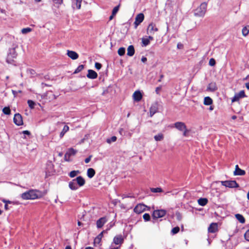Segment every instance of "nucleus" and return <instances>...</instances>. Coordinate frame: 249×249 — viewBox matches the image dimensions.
Listing matches in <instances>:
<instances>
[{
    "mask_svg": "<svg viewBox=\"0 0 249 249\" xmlns=\"http://www.w3.org/2000/svg\"><path fill=\"white\" fill-rule=\"evenodd\" d=\"M40 196L41 193L39 191L33 190L22 193L21 195L22 198L25 200L35 199Z\"/></svg>",
    "mask_w": 249,
    "mask_h": 249,
    "instance_id": "obj_1",
    "label": "nucleus"
},
{
    "mask_svg": "<svg viewBox=\"0 0 249 249\" xmlns=\"http://www.w3.org/2000/svg\"><path fill=\"white\" fill-rule=\"evenodd\" d=\"M18 47L17 45H14L11 48H10L7 54L6 61L8 63H11L13 59L16 58L17 53L16 49Z\"/></svg>",
    "mask_w": 249,
    "mask_h": 249,
    "instance_id": "obj_2",
    "label": "nucleus"
},
{
    "mask_svg": "<svg viewBox=\"0 0 249 249\" xmlns=\"http://www.w3.org/2000/svg\"><path fill=\"white\" fill-rule=\"evenodd\" d=\"M207 3H202L200 6L195 10V15L197 17H203L206 12Z\"/></svg>",
    "mask_w": 249,
    "mask_h": 249,
    "instance_id": "obj_3",
    "label": "nucleus"
},
{
    "mask_svg": "<svg viewBox=\"0 0 249 249\" xmlns=\"http://www.w3.org/2000/svg\"><path fill=\"white\" fill-rule=\"evenodd\" d=\"M174 127L178 130L182 132L184 136L187 135L189 130L187 129L185 123L181 122H176L174 124Z\"/></svg>",
    "mask_w": 249,
    "mask_h": 249,
    "instance_id": "obj_4",
    "label": "nucleus"
},
{
    "mask_svg": "<svg viewBox=\"0 0 249 249\" xmlns=\"http://www.w3.org/2000/svg\"><path fill=\"white\" fill-rule=\"evenodd\" d=\"M221 183L226 187L236 188L238 187V184L234 180L221 181Z\"/></svg>",
    "mask_w": 249,
    "mask_h": 249,
    "instance_id": "obj_5",
    "label": "nucleus"
},
{
    "mask_svg": "<svg viewBox=\"0 0 249 249\" xmlns=\"http://www.w3.org/2000/svg\"><path fill=\"white\" fill-rule=\"evenodd\" d=\"M166 212L164 210H158L153 212L152 216L154 218L158 219L163 217L166 214Z\"/></svg>",
    "mask_w": 249,
    "mask_h": 249,
    "instance_id": "obj_6",
    "label": "nucleus"
},
{
    "mask_svg": "<svg viewBox=\"0 0 249 249\" xmlns=\"http://www.w3.org/2000/svg\"><path fill=\"white\" fill-rule=\"evenodd\" d=\"M147 206L143 204H138L134 209V211L137 213H141L146 210Z\"/></svg>",
    "mask_w": 249,
    "mask_h": 249,
    "instance_id": "obj_7",
    "label": "nucleus"
},
{
    "mask_svg": "<svg viewBox=\"0 0 249 249\" xmlns=\"http://www.w3.org/2000/svg\"><path fill=\"white\" fill-rule=\"evenodd\" d=\"M144 18V16L142 13H140L136 16L135 18V21L134 22L135 29H136L138 26L143 21Z\"/></svg>",
    "mask_w": 249,
    "mask_h": 249,
    "instance_id": "obj_8",
    "label": "nucleus"
},
{
    "mask_svg": "<svg viewBox=\"0 0 249 249\" xmlns=\"http://www.w3.org/2000/svg\"><path fill=\"white\" fill-rule=\"evenodd\" d=\"M246 96L245 92L244 90H241L239 92L236 93L234 94V96L231 99V102H235L239 100L240 99Z\"/></svg>",
    "mask_w": 249,
    "mask_h": 249,
    "instance_id": "obj_9",
    "label": "nucleus"
},
{
    "mask_svg": "<svg viewBox=\"0 0 249 249\" xmlns=\"http://www.w3.org/2000/svg\"><path fill=\"white\" fill-rule=\"evenodd\" d=\"M13 120L14 123L18 126L23 124L22 117L19 113H17L15 115Z\"/></svg>",
    "mask_w": 249,
    "mask_h": 249,
    "instance_id": "obj_10",
    "label": "nucleus"
},
{
    "mask_svg": "<svg viewBox=\"0 0 249 249\" xmlns=\"http://www.w3.org/2000/svg\"><path fill=\"white\" fill-rule=\"evenodd\" d=\"M158 31V29L156 27V24L153 23H150L147 27V32L148 34H153L155 32Z\"/></svg>",
    "mask_w": 249,
    "mask_h": 249,
    "instance_id": "obj_11",
    "label": "nucleus"
},
{
    "mask_svg": "<svg viewBox=\"0 0 249 249\" xmlns=\"http://www.w3.org/2000/svg\"><path fill=\"white\" fill-rule=\"evenodd\" d=\"M124 242V238L122 235H117L114 237L113 243L116 245H120Z\"/></svg>",
    "mask_w": 249,
    "mask_h": 249,
    "instance_id": "obj_12",
    "label": "nucleus"
},
{
    "mask_svg": "<svg viewBox=\"0 0 249 249\" xmlns=\"http://www.w3.org/2000/svg\"><path fill=\"white\" fill-rule=\"evenodd\" d=\"M78 185V187H82L85 184V179L81 176H78L76 178L73 179Z\"/></svg>",
    "mask_w": 249,
    "mask_h": 249,
    "instance_id": "obj_13",
    "label": "nucleus"
},
{
    "mask_svg": "<svg viewBox=\"0 0 249 249\" xmlns=\"http://www.w3.org/2000/svg\"><path fill=\"white\" fill-rule=\"evenodd\" d=\"M67 54L72 60L77 59L79 57L78 54L76 52L73 51L68 50L67 52Z\"/></svg>",
    "mask_w": 249,
    "mask_h": 249,
    "instance_id": "obj_14",
    "label": "nucleus"
},
{
    "mask_svg": "<svg viewBox=\"0 0 249 249\" xmlns=\"http://www.w3.org/2000/svg\"><path fill=\"white\" fill-rule=\"evenodd\" d=\"M107 220L106 217H103L100 218L97 221L96 225L98 228H102L103 225L107 222Z\"/></svg>",
    "mask_w": 249,
    "mask_h": 249,
    "instance_id": "obj_15",
    "label": "nucleus"
},
{
    "mask_svg": "<svg viewBox=\"0 0 249 249\" xmlns=\"http://www.w3.org/2000/svg\"><path fill=\"white\" fill-rule=\"evenodd\" d=\"M133 99L137 101H140L142 98V94L140 91H136L133 94Z\"/></svg>",
    "mask_w": 249,
    "mask_h": 249,
    "instance_id": "obj_16",
    "label": "nucleus"
},
{
    "mask_svg": "<svg viewBox=\"0 0 249 249\" xmlns=\"http://www.w3.org/2000/svg\"><path fill=\"white\" fill-rule=\"evenodd\" d=\"M82 0H72V7L73 9H79L81 8Z\"/></svg>",
    "mask_w": 249,
    "mask_h": 249,
    "instance_id": "obj_17",
    "label": "nucleus"
},
{
    "mask_svg": "<svg viewBox=\"0 0 249 249\" xmlns=\"http://www.w3.org/2000/svg\"><path fill=\"white\" fill-rule=\"evenodd\" d=\"M217 89L216 83L215 82H212L208 85L207 88V90L213 92L216 90Z\"/></svg>",
    "mask_w": 249,
    "mask_h": 249,
    "instance_id": "obj_18",
    "label": "nucleus"
},
{
    "mask_svg": "<svg viewBox=\"0 0 249 249\" xmlns=\"http://www.w3.org/2000/svg\"><path fill=\"white\" fill-rule=\"evenodd\" d=\"M69 187L71 190H77L78 189V185L74 179L69 183Z\"/></svg>",
    "mask_w": 249,
    "mask_h": 249,
    "instance_id": "obj_19",
    "label": "nucleus"
},
{
    "mask_svg": "<svg viewBox=\"0 0 249 249\" xmlns=\"http://www.w3.org/2000/svg\"><path fill=\"white\" fill-rule=\"evenodd\" d=\"M87 77L90 79H95L97 77V73L93 70H89L88 71Z\"/></svg>",
    "mask_w": 249,
    "mask_h": 249,
    "instance_id": "obj_20",
    "label": "nucleus"
},
{
    "mask_svg": "<svg viewBox=\"0 0 249 249\" xmlns=\"http://www.w3.org/2000/svg\"><path fill=\"white\" fill-rule=\"evenodd\" d=\"M217 229V225L216 223H212L209 228L208 231L209 232L214 233L215 232Z\"/></svg>",
    "mask_w": 249,
    "mask_h": 249,
    "instance_id": "obj_21",
    "label": "nucleus"
},
{
    "mask_svg": "<svg viewBox=\"0 0 249 249\" xmlns=\"http://www.w3.org/2000/svg\"><path fill=\"white\" fill-rule=\"evenodd\" d=\"M135 49L133 45H130L128 47L127 49V55L129 56H132L134 54Z\"/></svg>",
    "mask_w": 249,
    "mask_h": 249,
    "instance_id": "obj_22",
    "label": "nucleus"
},
{
    "mask_svg": "<svg viewBox=\"0 0 249 249\" xmlns=\"http://www.w3.org/2000/svg\"><path fill=\"white\" fill-rule=\"evenodd\" d=\"M158 110V107L156 104L151 106L150 108V116H152Z\"/></svg>",
    "mask_w": 249,
    "mask_h": 249,
    "instance_id": "obj_23",
    "label": "nucleus"
},
{
    "mask_svg": "<svg viewBox=\"0 0 249 249\" xmlns=\"http://www.w3.org/2000/svg\"><path fill=\"white\" fill-rule=\"evenodd\" d=\"M235 217L240 223L242 224L245 223V219L242 214L239 213L236 214Z\"/></svg>",
    "mask_w": 249,
    "mask_h": 249,
    "instance_id": "obj_24",
    "label": "nucleus"
},
{
    "mask_svg": "<svg viewBox=\"0 0 249 249\" xmlns=\"http://www.w3.org/2000/svg\"><path fill=\"white\" fill-rule=\"evenodd\" d=\"M154 140L157 141H161L164 139V135L161 133H159L157 135H155L154 137Z\"/></svg>",
    "mask_w": 249,
    "mask_h": 249,
    "instance_id": "obj_25",
    "label": "nucleus"
},
{
    "mask_svg": "<svg viewBox=\"0 0 249 249\" xmlns=\"http://www.w3.org/2000/svg\"><path fill=\"white\" fill-rule=\"evenodd\" d=\"M95 174V170L93 168H89L87 170V176L88 177L91 178H93Z\"/></svg>",
    "mask_w": 249,
    "mask_h": 249,
    "instance_id": "obj_26",
    "label": "nucleus"
},
{
    "mask_svg": "<svg viewBox=\"0 0 249 249\" xmlns=\"http://www.w3.org/2000/svg\"><path fill=\"white\" fill-rule=\"evenodd\" d=\"M197 202L199 205L204 206L207 204L208 200L206 198H201L198 199Z\"/></svg>",
    "mask_w": 249,
    "mask_h": 249,
    "instance_id": "obj_27",
    "label": "nucleus"
},
{
    "mask_svg": "<svg viewBox=\"0 0 249 249\" xmlns=\"http://www.w3.org/2000/svg\"><path fill=\"white\" fill-rule=\"evenodd\" d=\"M105 232V231H103L101 232L94 239V244H99L103 236V233Z\"/></svg>",
    "mask_w": 249,
    "mask_h": 249,
    "instance_id": "obj_28",
    "label": "nucleus"
},
{
    "mask_svg": "<svg viewBox=\"0 0 249 249\" xmlns=\"http://www.w3.org/2000/svg\"><path fill=\"white\" fill-rule=\"evenodd\" d=\"M76 153H77V150H76L72 148H70L68 149V150L66 153L67 154L66 157L68 156H74Z\"/></svg>",
    "mask_w": 249,
    "mask_h": 249,
    "instance_id": "obj_29",
    "label": "nucleus"
},
{
    "mask_svg": "<svg viewBox=\"0 0 249 249\" xmlns=\"http://www.w3.org/2000/svg\"><path fill=\"white\" fill-rule=\"evenodd\" d=\"M213 103V100L210 97H205L204 99V104L206 106L211 105Z\"/></svg>",
    "mask_w": 249,
    "mask_h": 249,
    "instance_id": "obj_30",
    "label": "nucleus"
},
{
    "mask_svg": "<svg viewBox=\"0 0 249 249\" xmlns=\"http://www.w3.org/2000/svg\"><path fill=\"white\" fill-rule=\"evenodd\" d=\"M242 35L244 36H246L249 33V26H245L242 30Z\"/></svg>",
    "mask_w": 249,
    "mask_h": 249,
    "instance_id": "obj_31",
    "label": "nucleus"
},
{
    "mask_svg": "<svg viewBox=\"0 0 249 249\" xmlns=\"http://www.w3.org/2000/svg\"><path fill=\"white\" fill-rule=\"evenodd\" d=\"M69 127L68 125H65L60 134V137L62 138L65 134L69 131Z\"/></svg>",
    "mask_w": 249,
    "mask_h": 249,
    "instance_id": "obj_32",
    "label": "nucleus"
},
{
    "mask_svg": "<svg viewBox=\"0 0 249 249\" xmlns=\"http://www.w3.org/2000/svg\"><path fill=\"white\" fill-rule=\"evenodd\" d=\"M245 173V171L241 169L240 168L238 169L237 170L235 171L234 172V175L237 176H243L244 175Z\"/></svg>",
    "mask_w": 249,
    "mask_h": 249,
    "instance_id": "obj_33",
    "label": "nucleus"
},
{
    "mask_svg": "<svg viewBox=\"0 0 249 249\" xmlns=\"http://www.w3.org/2000/svg\"><path fill=\"white\" fill-rule=\"evenodd\" d=\"M79 173H80V171L79 170H73V171H71L69 173V176L71 178H73L76 177Z\"/></svg>",
    "mask_w": 249,
    "mask_h": 249,
    "instance_id": "obj_34",
    "label": "nucleus"
},
{
    "mask_svg": "<svg viewBox=\"0 0 249 249\" xmlns=\"http://www.w3.org/2000/svg\"><path fill=\"white\" fill-rule=\"evenodd\" d=\"M125 49L124 47L120 48L118 50V53L120 56H123L124 54Z\"/></svg>",
    "mask_w": 249,
    "mask_h": 249,
    "instance_id": "obj_35",
    "label": "nucleus"
},
{
    "mask_svg": "<svg viewBox=\"0 0 249 249\" xmlns=\"http://www.w3.org/2000/svg\"><path fill=\"white\" fill-rule=\"evenodd\" d=\"M2 112L6 115H10L11 114V110L9 107H4L2 109Z\"/></svg>",
    "mask_w": 249,
    "mask_h": 249,
    "instance_id": "obj_36",
    "label": "nucleus"
},
{
    "mask_svg": "<svg viewBox=\"0 0 249 249\" xmlns=\"http://www.w3.org/2000/svg\"><path fill=\"white\" fill-rule=\"evenodd\" d=\"M142 43L143 45L144 46H146L150 43L149 39L147 38V37H143V38H142Z\"/></svg>",
    "mask_w": 249,
    "mask_h": 249,
    "instance_id": "obj_37",
    "label": "nucleus"
},
{
    "mask_svg": "<svg viewBox=\"0 0 249 249\" xmlns=\"http://www.w3.org/2000/svg\"><path fill=\"white\" fill-rule=\"evenodd\" d=\"M84 67L83 65H79L75 70L74 73H77L80 72L84 69Z\"/></svg>",
    "mask_w": 249,
    "mask_h": 249,
    "instance_id": "obj_38",
    "label": "nucleus"
},
{
    "mask_svg": "<svg viewBox=\"0 0 249 249\" xmlns=\"http://www.w3.org/2000/svg\"><path fill=\"white\" fill-rule=\"evenodd\" d=\"M31 31H32V29L28 27V28H23L21 30V33L23 34H26L27 33H28L31 32Z\"/></svg>",
    "mask_w": 249,
    "mask_h": 249,
    "instance_id": "obj_39",
    "label": "nucleus"
},
{
    "mask_svg": "<svg viewBox=\"0 0 249 249\" xmlns=\"http://www.w3.org/2000/svg\"><path fill=\"white\" fill-rule=\"evenodd\" d=\"M151 191L153 193H160L162 192V189L160 188H152L151 189Z\"/></svg>",
    "mask_w": 249,
    "mask_h": 249,
    "instance_id": "obj_40",
    "label": "nucleus"
},
{
    "mask_svg": "<svg viewBox=\"0 0 249 249\" xmlns=\"http://www.w3.org/2000/svg\"><path fill=\"white\" fill-rule=\"evenodd\" d=\"M116 140H117V138H116V136H112L110 139H108L107 140V143H110L112 142H115L116 141Z\"/></svg>",
    "mask_w": 249,
    "mask_h": 249,
    "instance_id": "obj_41",
    "label": "nucleus"
},
{
    "mask_svg": "<svg viewBox=\"0 0 249 249\" xmlns=\"http://www.w3.org/2000/svg\"><path fill=\"white\" fill-rule=\"evenodd\" d=\"M28 104L29 107L32 109V108H34L35 107V103L34 101H33L32 100H29L28 101Z\"/></svg>",
    "mask_w": 249,
    "mask_h": 249,
    "instance_id": "obj_42",
    "label": "nucleus"
},
{
    "mask_svg": "<svg viewBox=\"0 0 249 249\" xmlns=\"http://www.w3.org/2000/svg\"><path fill=\"white\" fill-rule=\"evenodd\" d=\"M143 218L145 221H148L150 220V216L148 213H144L143 215Z\"/></svg>",
    "mask_w": 249,
    "mask_h": 249,
    "instance_id": "obj_43",
    "label": "nucleus"
},
{
    "mask_svg": "<svg viewBox=\"0 0 249 249\" xmlns=\"http://www.w3.org/2000/svg\"><path fill=\"white\" fill-rule=\"evenodd\" d=\"M179 231V228L178 227H176L172 230V233L173 234L177 233Z\"/></svg>",
    "mask_w": 249,
    "mask_h": 249,
    "instance_id": "obj_44",
    "label": "nucleus"
},
{
    "mask_svg": "<svg viewBox=\"0 0 249 249\" xmlns=\"http://www.w3.org/2000/svg\"><path fill=\"white\" fill-rule=\"evenodd\" d=\"M244 237L247 241H249V229L244 233Z\"/></svg>",
    "mask_w": 249,
    "mask_h": 249,
    "instance_id": "obj_45",
    "label": "nucleus"
},
{
    "mask_svg": "<svg viewBox=\"0 0 249 249\" xmlns=\"http://www.w3.org/2000/svg\"><path fill=\"white\" fill-rule=\"evenodd\" d=\"M119 7V6H117L113 9V10L112 11V14L113 15H115L116 14V13L118 12Z\"/></svg>",
    "mask_w": 249,
    "mask_h": 249,
    "instance_id": "obj_46",
    "label": "nucleus"
},
{
    "mask_svg": "<svg viewBox=\"0 0 249 249\" xmlns=\"http://www.w3.org/2000/svg\"><path fill=\"white\" fill-rule=\"evenodd\" d=\"M209 64L211 66H213L215 64V61L213 58H211L209 60Z\"/></svg>",
    "mask_w": 249,
    "mask_h": 249,
    "instance_id": "obj_47",
    "label": "nucleus"
},
{
    "mask_svg": "<svg viewBox=\"0 0 249 249\" xmlns=\"http://www.w3.org/2000/svg\"><path fill=\"white\" fill-rule=\"evenodd\" d=\"M53 2L56 4H58V6L63 3V0H53Z\"/></svg>",
    "mask_w": 249,
    "mask_h": 249,
    "instance_id": "obj_48",
    "label": "nucleus"
},
{
    "mask_svg": "<svg viewBox=\"0 0 249 249\" xmlns=\"http://www.w3.org/2000/svg\"><path fill=\"white\" fill-rule=\"evenodd\" d=\"M95 67L97 70H100L101 68V67H102V65H101V64L100 63H98V62H96L95 64Z\"/></svg>",
    "mask_w": 249,
    "mask_h": 249,
    "instance_id": "obj_49",
    "label": "nucleus"
},
{
    "mask_svg": "<svg viewBox=\"0 0 249 249\" xmlns=\"http://www.w3.org/2000/svg\"><path fill=\"white\" fill-rule=\"evenodd\" d=\"M66 156H67V154L66 153L65 154V156H64V159H65V160L66 161H71V160L70 159L71 156H68L66 157Z\"/></svg>",
    "mask_w": 249,
    "mask_h": 249,
    "instance_id": "obj_50",
    "label": "nucleus"
},
{
    "mask_svg": "<svg viewBox=\"0 0 249 249\" xmlns=\"http://www.w3.org/2000/svg\"><path fill=\"white\" fill-rule=\"evenodd\" d=\"M91 158H92V155H90L88 158H86L85 160V163H89L90 161Z\"/></svg>",
    "mask_w": 249,
    "mask_h": 249,
    "instance_id": "obj_51",
    "label": "nucleus"
},
{
    "mask_svg": "<svg viewBox=\"0 0 249 249\" xmlns=\"http://www.w3.org/2000/svg\"><path fill=\"white\" fill-rule=\"evenodd\" d=\"M22 133L25 135H30V132L28 130H24L22 131Z\"/></svg>",
    "mask_w": 249,
    "mask_h": 249,
    "instance_id": "obj_52",
    "label": "nucleus"
},
{
    "mask_svg": "<svg viewBox=\"0 0 249 249\" xmlns=\"http://www.w3.org/2000/svg\"><path fill=\"white\" fill-rule=\"evenodd\" d=\"M141 60L142 62L144 63L147 61V58L145 57H142Z\"/></svg>",
    "mask_w": 249,
    "mask_h": 249,
    "instance_id": "obj_53",
    "label": "nucleus"
},
{
    "mask_svg": "<svg viewBox=\"0 0 249 249\" xmlns=\"http://www.w3.org/2000/svg\"><path fill=\"white\" fill-rule=\"evenodd\" d=\"M147 38L149 39V41L150 40H153V37L151 36H149L148 37H147Z\"/></svg>",
    "mask_w": 249,
    "mask_h": 249,
    "instance_id": "obj_54",
    "label": "nucleus"
},
{
    "mask_svg": "<svg viewBox=\"0 0 249 249\" xmlns=\"http://www.w3.org/2000/svg\"><path fill=\"white\" fill-rule=\"evenodd\" d=\"M115 15H113L112 14L109 17V20H111L113 19V18H114V16Z\"/></svg>",
    "mask_w": 249,
    "mask_h": 249,
    "instance_id": "obj_55",
    "label": "nucleus"
},
{
    "mask_svg": "<svg viewBox=\"0 0 249 249\" xmlns=\"http://www.w3.org/2000/svg\"><path fill=\"white\" fill-rule=\"evenodd\" d=\"M160 87H157L156 88V91L157 93H158V91L160 90Z\"/></svg>",
    "mask_w": 249,
    "mask_h": 249,
    "instance_id": "obj_56",
    "label": "nucleus"
},
{
    "mask_svg": "<svg viewBox=\"0 0 249 249\" xmlns=\"http://www.w3.org/2000/svg\"><path fill=\"white\" fill-rule=\"evenodd\" d=\"M246 87L247 88V89H249V83H247L246 84Z\"/></svg>",
    "mask_w": 249,
    "mask_h": 249,
    "instance_id": "obj_57",
    "label": "nucleus"
},
{
    "mask_svg": "<svg viewBox=\"0 0 249 249\" xmlns=\"http://www.w3.org/2000/svg\"><path fill=\"white\" fill-rule=\"evenodd\" d=\"M3 201L5 203V204H7V203H10V201H8V200H3Z\"/></svg>",
    "mask_w": 249,
    "mask_h": 249,
    "instance_id": "obj_58",
    "label": "nucleus"
},
{
    "mask_svg": "<svg viewBox=\"0 0 249 249\" xmlns=\"http://www.w3.org/2000/svg\"><path fill=\"white\" fill-rule=\"evenodd\" d=\"M4 208H5V209L6 210H8V205L7 204H5Z\"/></svg>",
    "mask_w": 249,
    "mask_h": 249,
    "instance_id": "obj_59",
    "label": "nucleus"
},
{
    "mask_svg": "<svg viewBox=\"0 0 249 249\" xmlns=\"http://www.w3.org/2000/svg\"><path fill=\"white\" fill-rule=\"evenodd\" d=\"M236 118H237V117H236V116H235V115H233V116H232L231 117V118H232V119H233V120H235V119H236Z\"/></svg>",
    "mask_w": 249,
    "mask_h": 249,
    "instance_id": "obj_60",
    "label": "nucleus"
},
{
    "mask_svg": "<svg viewBox=\"0 0 249 249\" xmlns=\"http://www.w3.org/2000/svg\"><path fill=\"white\" fill-rule=\"evenodd\" d=\"M85 249H94L92 247H86Z\"/></svg>",
    "mask_w": 249,
    "mask_h": 249,
    "instance_id": "obj_61",
    "label": "nucleus"
},
{
    "mask_svg": "<svg viewBox=\"0 0 249 249\" xmlns=\"http://www.w3.org/2000/svg\"><path fill=\"white\" fill-rule=\"evenodd\" d=\"M213 109V106H210V108H209V110L212 111Z\"/></svg>",
    "mask_w": 249,
    "mask_h": 249,
    "instance_id": "obj_62",
    "label": "nucleus"
},
{
    "mask_svg": "<svg viewBox=\"0 0 249 249\" xmlns=\"http://www.w3.org/2000/svg\"><path fill=\"white\" fill-rule=\"evenodd\" d=\"M65 249H71V247L69 246H68L66 247Z\"/></svg>",
    "mask_w": 249,
    "mask_h": 249,
    "instance_id": "obj_63",
    "label": "nucleus"
},
{
    "mask_svg": "<svg viewBox=\"0 0 249 249\" xmlns=\"http://www.w3.org/2000/svg\"><path fill=\"white\" fill-rule=\"evenodd\" d=\"M247 198L249 200V191L248 192V193L247 194Z\"/></svg>",
    "mask_w": 249,
    "mask_h": 249,
    "instance_id": "obj_64",
    "label": "nucleus"
}]
</instances>
